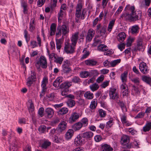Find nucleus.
Listing matches in <instances>:
<instances>
[{"instance_id":"obj_1","label":"nucleus","mask_w":151,"mask_h":151,"mask_svg":"<svg viewBox=\"0 0 151 151\" xmlns=\"http://www.w3.org/2000/svg\"><path fill=\"white\" fill-rule=\"evenodd\" d=\"M84 34L83 33H80L78 32H76L72 35L70 38L71 45L68 42H65L64 50L67 54L72 53L74 52L75 47L77 40H78L81 42L83 39Z\"/></svg>"},{"instance_id":"obj_2","label":"nucleus","mask_w":151,"mask_h":151,"mask_svg":"<svg viewBox=\"0 0 151 151\" xmlns=\"http://www.w3.org/2000/svg\"><path fill=\"white\" fill-rule=\"evenodd\" d=\"M125 9L127 13L122 15L127 20L134 21L140 19L142 15L141 12H136L134 6L128 5L126 6Z\"/></svg>"},{"instance_id":"obj_3","label":"nucleus","mask_w":151,"mask_h":151,"mask_svg":"<svg viewBox=\"0 0 151 151\" xmlns=\"http://www.w3.org/2000/svg\"><path fill=\"white\" fill-rule=\"evenodd\" d=\"M69 32V27L65 25H63L61 26L58 27L57 29V32L55 35L56 38H58L61 36L62 34V36H65Z\"/></svg>"},{"instance_id":"obj_4","label":"nucleus","mask_w":151,"mask_h":151,"mask_svg":"<svg viewBox=\"0 0 151 151\" xmlns=\"http://www.w3.org/2000/svg\"><path fill=\"white\" fill-rule=\"evenodd\" d=\"M109 95L110 99L116 100L119 97L118 90L116 88L114 87H110L109 88Z\"/></svg>"},{"instance_id":"obj_5","label":"nucleus","mask_w":151,"mask_h":151,"mask_svg":"<svg viewBox=\"0 0 151 151\" xmlns=\"http://www.w3.org/2000/svg\"><path fill=\"white\" fill-rule=\"evenodd\" d=\"M41 83L42 90L40 94V97L41 98L42 97L45 95L47 91L46 86L48 83V79L47 77L44 76L43 78Z\"/></svg>"},{"instance_id":"obj_6","label":"nucleus","mask_w":151,"mask_h":151,"mask_svg":"<svg viewBox=\"0 0 151 151\" xmlns=\"http://www.w3.org/2000/svg\"><path fill=\"white\" fill-rule=\"evenodd\" d=\"M81 116V115L79 113L76 112H73L70 114V116L68 120V122L70 124L76 122Z\"/></svg>"},{"instance_id":"obj_7","label":"nucleus","mask_w":151,"mask_h":151,"mask_svg":"<svg viewBox=\"0 0 151 151\" xmlns=\"http://www.w3.org/2000/svg\"><path fill=\"white\" fill-rule=\"evenodd\" d=\"M129 139L128 136L124 135L122 137L121 143L124 146V148H130L131 147V145L129 144Z\"/></svg>"},{"instance_id":"obj_8","label":"nucleus","mask_w":151,"mask_h":151,"mask_svg":"<svg viewBox=\"0 0 151 151\" xmlns=\"http://www.w3.org/2000/svg\"><path fill=\"white\" fill-rule=\"evenodd\" d=\"M139 67L140 71L143 74H146L148 73L149 69L145 63L144 62L141 63L139 64Z\"/></svg>"},{"instance_id":"obj_9","label":"nucleus","mask_w":151,"mask_h":151,"mask_svg":"<svg viewBox=\"0 0 151 151\" xmlns=\"http://www.w3.org/2000/svg\"><path fill=\"white\" fill-rule=\"evenodd\" d=\"M70 63L68 60L65 61L62 65V72L63 73H68L70 69L69 67Z\"/></svg>"},{"instance_id":"obj_10","label":"nucleus","mask_w":151,"mask_h":151,"mask_svg":"<svg viewBox=\"0 0 151 151\" xmlns=\"http://www.w3.org/2000/svg\"><path fill=\"white\" fill-rule=\"evenodd\" d=\"M106 27L105 26H101L100 24H98L96 27V30L98 33L101 36L105 34L106 32Z\"/></svg>"},{"instance_id":"obj_11","label":"nucleus","mask_w":151,"mask_h":151,"mask_svg":"<svg viewBox=\"0 0 151 151\" xmlns=\"http://www.w3.org/2000/svg\"><path fill=\"white\" fill-rule=\"evenodd\" d=\"M37 63L40 64L41 66L43 68H45L47 66V63L46 58L43 56H41Z\"/></svg>"},{"instance_id":"obj_12","label":"nucleus","mask_w":151,"mask_h":151,"mask_svg":"<svg viewBox=\"0 0 151 151\" xmlns=\"http://www.w3.org/2000/svg\"><path fill=\"white\" fill-rule=\"evenodd\" d=\"M95 34V31L92 29H89L87 32L86 36V40L87 41H91Z\"/></svg>"},{"instance_id":"obj_13","label":"nucleus","mask_w":151,"mask_h":151,"mask_svg":"<svg viewBox=\"0 0 151 151\" xmlns=\"http://www.w3.org/2000/svg\"><path fill=\"white\" fill-rule=\"evenodd\" d=\"M84 138L83 137V135H81L79 134L78 135L75 139V143L78 146V145H81L84 141Z\"/></svg>"},{"instance_id":"obj_14","label":"nucleus","mask_w":151,"mask_h":151,"mask_svg":"<svg viewBox=\"0 0 151 151\" xmlns=\"http://www.w3.org/2000/svg\"><path fill=\"white\" fill-rule=\"evenodd\" d=\"M67 123L66 122L63 121H61L58 126V131L59 132H62L66 128Z\"/></svg>"},{"instance_id":"obj_15","label":"nucleus","mask_w":151,"mask_h":151,"mask_svg":"<svg viewBox=\"0 0 151 151\" xmlns=\"http://www.w3.org/2000/svg\"><path fill=\"white\" fill-rule=\"evenodd\" d=\"M129 78L130 80L135 85L138 86L139 85L140 80L138 77H135L133 75H129Z\"/></svg>"},{"instance_id":"obj_16","label":"nucleus","mask_w":151,"mask_h":151,"mask_svg":"<svg viewBox=\"0 0 151 151\" xmlns=\"http://www.w3.org/2000/svg\"><path fill=\"white\" fill-rule=\"evenodd\" d=\"M82 7V4L81 3L78 4L76 7L75 16L78 18H80L81 14V10Z\"/></svg>"},{"instance_id":"obj_17","label":"nucleus","mask_w":151,"mask_h":151,"mask_svg":"<svg viewBox=\"0 0 151 151\" xmlns=\"http://www.w3.org/2000/svg\"><path fill=\"white\" fill-rule=\"evenodd\" d=\"M84 138L86 139H91L93 137V133L90 131H87L82 134Z\"/></svg>"},{"instance_id":"obj_18","label":"nucleus","mask_w":151,"mask_h":151,"mask_svg":"<svg viewBox=\"0 0 151 151\" xmlns=\"http://www.w3.org/2000/svg\"><path fill=\"white\" fill-rule=\"evenodd\" d=\"M117 39L118 41L122 42H123L126 37V35L124 32L119 33L117 35Z\"/></svg>"},{"instance_id":"obj_19","label":"nucleus","mask_w":151,"mask_h":151,"mask_svg":"<svg viewBox=\"0 0 151 151\" xmlns=\"http://www.w3.org/2000/svg\"><path fill=\"white\" fill-rule=\"evenodd\" d=\"M74 131L71 129H69L65 134V138L67 140H69L71 138L73 135Z\"/></svg>"},{"instance_id":"obj_20","label":"nucleus","mask_w":151,"mask_h":151,"mask_svg":"<svg viewBox=\"0 0 151 151\" xmlns=\"http://www.w3.org/2000/svg\"><path fill=\"white\" fill-rule=\"evenodd\" d=\"M83 127L81 123L79 122L75 123L72 127L73 131H77L79 130Z\"/></svg>"},{"instance_id":"obj_21","label":"nucleus","mask_w":151,"mask_h":151,"mask_svg":"<svg viewBox=\"0 0 151 151\" xmlns=\"http://www.w3.org/2000/svg\"><path fill=\"white\" fill-rule=\"evenodd\" d=\"M72 83L71 81H66L60 85L61 88L69 89L68 88L72 85Z\"/></svg>"},{"instance_id":"obj_22","label":"nucleus","mask_w":151,"mask_h":151,"mask_svg":"<svg viewBox=\"0 0 151 151\" xmlns=\"http://www.w3.org/2000/svg\"><path fill=\"white\" fill-rule=\"evenodd\" d=\"M46 114L48 118H50L52 117L54 114V111L51 108H48L45 110Z\"/></svg>"},{"instance_id":"obj_23","label":"nucleus","mask_w":151,"mask_h":151,"mask_svg":"<svg viewBox=\"0 0 151 151\" xmlns=\"http://www.w3.org/2000/svg\"><path fill=\"white\" fill-rule=\"evenodd\" d=\"M101 150L103 151H112L113 149L110 145L107 144H104L101 145Z\"/></svg>"},{"instance_id":"obj_24","label":"nucleus","mask_w":151,"mask_h":151,"mask_svg":"<svg viewBox=\"0 0 151 151\" xmlns=\"http://www.w3.org/2000/svg\"><path fill=\"white\" fill-rule=\"evenodd\" d=\"M139 27L137 25H134L132 27L130 32L133 34H135L137 33L139 31Z\"/></svg>"},{"instance_id":"obj_25","label":"nucleus","mask_w":151,"mask_h":151,"mask_svg":"<svg viewBox=\"0 0 151 151\" xmlns=\"http://www.w3.org/2000/svg\"><path fill=\"white\" fill-rule=\"evenodd\" d=\"M151 129V122H147L145 125L143 127L142 131L144 132H148Z\"/></svg>"},{"instance_id":"obj_26","label":"nucleus","mask_w":151,"mask_h":151,"mask_svg":"<svg viewBox=\"0 0 151 151\" xmlns=\"http://www.w3.org/2000/svg\"><path fill=\"white\" fill-rule=\"evenodd\" d=\"M56 24L54 23L52 24L50 27V35L51 36L54 35L56 30Z\"/></svg>"},{"instance_id":"obj_27","label":"nucleus","mask_w":151,"mask_h":151,"mask_svg":"<svg viewBox=\"0 0 151 151\" xmlns=\"http://www.w3.org/2000/svg\"><path fill=\"white\" fill-rule=\"evenodd\" d=\"M84 96L86 98L89 100L93 99L94 97L93 93L90 91H87L85 92L84 94Z\"/></svg>"},{"instance_id":"obj_28","label":"nucleus","mask_w":151,"mask_h":151,"mask_svg":"<svg viewBox=\"0 0 151 151\" xmlns=\"http://www.w3.org/2000/svg\"><path fill=\"white\" fill-rule=\"evenodd\" d=\"M79 122L81 123L83 127H86L88 125V119L86 117L83 118Z\"/></svg>"},{"instance_id":"obj_29","label":"nucleus","mask_w":151,"mask_h":151,"mask_svg":"<svg viewBox=\"0 0 151 151\" xmlns=\"http://www.w3.org/2000/svg\"><path fill=\"white\" fill-rule=\"evenodd\" d=\"M97 99H93L91 102L89 107L91 109H94L96 108L97 106Z\"/></svg>"},{"instance_id":"obj_30","label":"nucleus","mask_w":151,"mask_h":151,"mask_svg":"<svg viewBox=\"0 0 151 151\" xmlns=\"http://www.w3.org/2000/svg\"><path fill=\"white\" fill-rule=\"evenodd\" d=\"M85 63L88 65L93 66L95 65L97 62L95 60L92 59H88L85 61Z\"/></svg>"},{"instance_id":"obj_31","label":"nucleus","mask_w":151,"mask_h":151,"mask_svg":"<svg viewBox=\"0 0 151 151\" xmlns=\"http://www.w3.org/2000/svg\"><path fill=\"white\" fill-rule=\"evenodd\" d=\"M17 143L14 141L12 142V145H10L9 147V150L10 151H17Z\"/></svg>"},{"instance_id":"obj_32","label":"nucleus","mask_w":151,"mask_h":151,"mask_svg":"<svg viewBox=\"0 0 151 151\" xmlns=\"http://www.w3.org/2000/svg\"><path fill=\"white\" fill-rule=\"evenodd\" d=\"M27 107L30 113H32L34 111V107L33 103L31 101H29L27 105Z\"/></svg>"},{"instance_id":"obj_33","label":"nucleus","mask_w":151,"mask_h":151,"mask_svg":"<svg viewBox=\"0 0 151 151\" xmlns=\"http://www.w3.org/2000/svg\"><path fill=\"white\" fill-rule=\"evenodd\" d=\"M128 73L127 71H125L122 74L121 76V79L122 82L123 83H126L127 81V77Z\"/></svg>"},{"instance_id":"obj_34","label":"nucleus","mask_w":151,"mask_h":151,"mask_svg":"<svg viewBox=\"0 0 151 151\" xmlns=\"http://www.w3.org/2000/svg\"><path fill=\"white\" fill-rule=\"evenodd\" d=\"M115 20H112L110 21L107 27V30L109 32H111L114 25Z\"/></svg>"},{"instance_id":"obj_35","label":"nucleus","mask_w":151,"mask_h":151,"mask_svg":"<svg viewBox=\"0 0 151 151\" xmlns=\"http://www.w3.org/2000/svg\"><path fill=\"white\" fill-rule=\"evenodd\" d=\"M35 19L34 18H32L31 19L30 22L29 31L31 32H32L35 29Z\"/></svg>"},{"instance_id":"obj_36","label":"nucleus","mask_w":151,"mask_h":151,"mask_svg":"<svg viewBox=\"0 0 151 151\" xmlns=\"http://www.w3.org/2000/svg\"><path fill=\"white\" fill-rule=\"evenodd\" d=\"M98 50L100 51H105L108 50V47L104 44H101L97 48Z\"/></svg>"},{"instance_id":"obj_37","label":"nucleus","mask_w":151,"mask_h":151,"mask_svg":"<svg viewBox=\"0 0 151 151\" xmlns=\"http://www.w3.org/2000/svg\"><path fill=\"white\" fill-rule=\"evenodd\" d=\"M89 87L91 91L94 92L97 90L99 89V86L98 84L94 83L90 85Z\"/></svg>"},{"instance_id":"obj_38","label":"nucleus","mask_w":151,"mask_h":151,"mask_svg":"<svg viewBox=\"0 0 151 151\" xmlns=\"http://www.w3.org/2000/svg\"><path fill=\"white\" fill-rule=\"evenodd\" d=\"M68 111V109L66 107H63L58 111V113L61 115L66 114Z\"/></svg>"},{"instance_id":"obj_39","label":"nucleus","mask_w":151,"mask_h":151,"mask_svg":"<svg viewBox=\"0 0 151 151\" xmlns=\"http://www.w3.org/2000/svg\"><path fill=\"white\" fill-rule=\"evenodd\" d=\"M89 76V72L87 71H83L80 73V76L82 78H87Z\"/></svg>"},{"instance_id":"obj_40","label":"nucleus","mask_w":151,"mask_h":151,"mask_svg":"<svg viewBox=\"0 0 151 151\" xmlns=\"http://www.w3.org/2000/svg\"><path fill=\"white\" fill-rule=\"evenodd\" d=\"M89 76L90 77H96L99 74L97 70H91L89 72Z\"/></svg>"},{"instance_id":"obj_41","label":"nucleus","mask_w":151,"mask_h":151,"mask_svg":"<svg viewBox=\"0 0 151 151\" xmlns=\"http://www.w3.org/2000/svg\"><path fill=\"white\" fill-rule=\"evenodd\" d=\"M121 61L120 59H118L114 60L111 61L110 62V65L112 67H114L116 65L119 63Z\"/></svg>"},{"instance_id":"obj_42","label":"nucleus","mask_w":151,"mask_h":151,"mask_svg":"<svg viewBox=\"0 0 151 151\" xmlns=\"http://www.w3.org/2000/svg\"><path fill=\"white\" fill-rule=\"evenodd\" d=\"M137 48L139 50H142L144 49L142 45V42L140 40L137 42Z\"/></svg>"},{"instance_id":"obj_43","label":"nucleus","mask_w":151,"mask_h":151,"mask_svg":"<svg viewBox=\"0 0 151 151\" xmlns=\"http://www.w3.org/2000/svg\"><path fill=\"white\" fill-rule=\"evenodd\" d=\"M142 79L143 81L148 84H150L151 83V78L147 76H142Z\"/></svg>"},{"instance_id":"obj_44","label":"nucleus","mask_w":151,"mask_h":151,"mask_svg":"<svg viewBox=\"0 0 151 151\" xmlns=\"http://www.w3.org/2000/svg\"><path fill=\"white\" fill-rule=\"evenodd\" d=\"M55 98V95L53 93H51L47 96V98L49 101H53Z\"/></svg>"},{"instance_id":"obj_45","label":"nucleus","mask_w":151,"mask_h":151,"mask_svg":"<svg viewBox=\"0 0 151 151\" xmlns=\"http://www.w3.org/2000/svg\"><path fill=\"white\" fill-rule=\"evenodd\" d=\"M86 48H85L84 49L83 52V53L82 58L83 59L86 58L89 55L90 53L89 51L86 50Z\"/></svg>"},{"instance_id":"obj_46","label":"nucleus","mask_w":151,"mask_h":151,"mask_svg":"<svg viewBox=\"0 0 151 151\" xmlns=\"http://www.w3.org/2000/svg\"><path fill=\"white\" fill-rule=\"evenodd\" d=\"M72 82L74 83H79L81 82V80L78 76H75L72 79Z\"/></svg>"},{"instance_id":"obj_47","label":"nucleus","mask_w":151,"mask_h":151,"mask_svg":"<svg viewBox=\"0 0 151 151\" xmlns=\"http://www.w3.org/2000/svg\"><path fill=\"white\" fill-rule=\"evenodd\" d=\"M55 60L54 61L55 62L57 63H58L61 64L62 61L63 60V58L62 57H58L57 58L54 57Z\"/></svg>"},{"instance_id":"obj_48","label":"nucleus","mask_w":151,"mask_h":151,"mask_svg":"<svg viewBox=\"0 0 151 151\" xmlns=\"http://www.w3.org/2000/svg\"><path fill=\"white\" fill-rule=\"evenodd\" d=\"M68 106L70 107H72L75 105V101L72 99H69L67 102Z\"/></svg>"},{"instance_id":"obj_49","label":"nucleus","mask_w":151,"mask_h":151,"mask_svg":"<svg viewBox=\"0 0 151 151\" xmlns=\"http://www.w3.org/2000/svg\"><path fill=\"white\" fill-rule=\"evenodd\" d=\"M101 117H104L106 114V112L105 111L102 109H100L98 111Z\"/></svg>"},{"instance_id":"obj_50","label":"nucleus","mask_w":151,"mask_h":151,"mask_svg":"<svg viewBox=\"0 0 151 151\" xmlns=\"http://www.w3.org/2000/svg\"><path fill=\"white\" fill-rule=\"evenodd\" d=\"M35 80L31 78H28L27 80V85L28 86H31L34 81Z\"/></svg>"},{"instance_id":"obj_51","label":"nucleus","mask_w":151,"mask_h":151,"mask_svg":"<svg viewBox=\"0 0 151 151\" xmlns=\"http://www.w3.org/2000/svg\"><path fill=\"white\" fill-rule=\"evenodd\" d=\"M51 144V142L47 141H45L42 144V147L43 148L46 149Z\"/></svg>"},{"instance_id":"obj_52","label":"nucleus","mask_w":151,"mask_h":151,"mask_svg":"<svg viewBox=\"0 0 151 151\" xmlns=\"http://www.w3.org/2000/svg\"><path fill=\"white\" fill-rule=\"evenodd\" d=\"M46 0H37V5L39 7L42 6L45 3Z\"/></svg>"},{"instance_id":"obj_53","label":"nucleus","mask_w":151,"mask_h":151,"mask_svg":"<svg viewBox=\"0 0 151 151\" xmlns=\"http://www.w3.org/2000/svg\"><path fill=\"white\" fill-rule=\"evenodd\" d=\"M114 122L113 119H111L107 123L106 125V127L109 128L111 127L113 125Z\"/></svg>"},{"instance_id":"obj_54","label":"nucleus","mask_w":151,"mask_h":151,"mask_svg":"<svg viewBox=\"0 0 151 151\" xmlns=\"http://www.w3.org/2000/svg\"><path fill=\"white\" fill-rule=\"evenodd\" d=\"M46 129V127L45 125H42L38 129V130L41 133H43L45 132Z\"/></svg>"},{"instance_id":"obj_55","label":"nucleus","mask_w":151,"mask_h":151,"mask_svg":"<svg viewBox=\"0 0 151 151\" xmlns=\"http://www.w3.org/2000/svg\"><path fill=\"white\" fill-rule=\"evenodd\" d=\"M61 88L62 89L61 95L63 96H65L66 97V96L67 95L66 94L69 91V89L64 88Z\"/></svg>"},{"instance_id":"obj_56","label":"nucleus","mask_w":151,"mask_h":151,"mask_svg":"<svg viewBox=\"0 0 151 151\" xmlns=\"http://www.w3.org/2000/svg\"><path fill=\"white\" fill-rule=\"evenodd\" d=\"M134 40V38H129L127 40V46L129 47L131 45L132 43Z\"/></svg>"},{"instance_id":"obj_57","label":"nucleus","mask_w":151,"mask_h":151,"mask_svg":"<svg viewBox=\"0 0 151 151\" xmlns=\"http://www.w3.org/2000/svg\"><path fill=\"white\" fill-rule=\"evenodd\" d=\"M64 13L63 11L60 10L58 14V19L59 21L62 19Z\"/></svg>"},{"instance_id":"obj_58","label":"nucleus","mask_w":151,"mask_h":151,"mask_svg":"<svg viewBox=\"0 0 151 151\" xmlns=\"http://www.w3.org/2000/svg\"><path fill=\"white\" fill-rule=\"evenodd\" d=\"M24 36L25 39L27 43L29 40V37L28 35V34L27 31L26 30H25L24 31Z\"/></svg>"},{"instance_id":"obj_59","label":"nucleus","mask_w":151,"mask_h":151,"mask_svg":"<svg viewBox=\"0 0 151 151\" xmlns=\"http://www.w3.org/2000/svg\"><path fill=\"white\" fill-rule=\"evenodd\" d=\"M109 82L110 81H107L104 82L101 84V87L103 88H105L109 85Z\"/></svg>"},{"instance_id":"obj_60","label":"nucleus","mask_w":151,"mask_h":151,"mask_svg":"<svg viewBox=\"0 0 151 151\" xmlns=\"http://www.w3.org/2000/svg\"><path fill=\"white\" fill-rule=\"evenodd\" d=\"M30 45L32 48L37 47L38 45L36 41L35 40H31Z\"/></svg>"},{"instance_id":"obj_61","label":"nucleus","mask_w":151,"mask_h":151,"mask_svg":"<svg viewBox=\"0 0 151 151\" xmlns=\"http://www.w3.org/2000/svg\"><path fill=\"white\" fill-rule=\"evenodd\" d=\"M28 78H30L35 80H36V77L35 73L33 71H31L30 76Z\"/></svg>"},{"instance_id":"obj_62","label":"nucleus","mask_w":151,"mask_h":151,"mask_svg":"<svg viewBox=\"0 0 151 151\" xmlns=\"http://www.w3.org/2000/svg\"><path fill=\"white\" fill-rule=\"evenodd\" d=\"M132 91H134L136 94H139L140 91L135 86H133L132 89Z\"/></svg>"},{"instance_id":"obj_63","label":"nucleus","mask_w":151,"mask_h":151,"mask_svg":"<svg viewBox=\"0 0 151 151\" xmlns=\"http://www.w3.org/2000/svg\"><path fill=\"white\" fill-rule=\"evenodd\" d=\"M125 46V45L124 43H121L118 45V47L121 51H122L124 49Z\"/></svg>"},{"instance_id":"obj_64","label":"nucleus","mask_w":151,"mask_h":151,"mask_svg":"<svg viewBox=\"0 0 151 151\" xmlns=\"http://www.w3.org/2000/svg\"><path fill=\"white\" fill-rule=\"evenodd\" d=\"M86 14V9H83L82 11V13L81 14L80 18L81 19H83L85 18V15Z\"/></svg>"}]
</instances>
